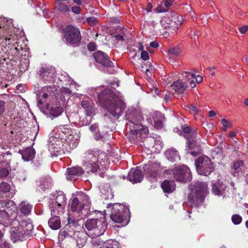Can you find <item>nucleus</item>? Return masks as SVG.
<instances>
[{
    "label": "nucleus",
    "instance_id": "obj_54",
    "mask_svg": "<svg viewBox=\"0 0 248 248\" xmlns=\"http://www.w3.org/2000/svg\"><path fill=\"white\" fill-rule=\"evenodd\" d=\"M141 58L144 60L146 61L149 59V55L146 51H142L141 53Z\"/></svg>",
    "mask_w": 248,
    "mask_h": 248
},
{
    "label": "nucleus",
    "instance_id": "obj_4",
    "mask_svg": "<svg viewBox=\"0 0 248 248\" xmlns=\"http://www.w3.org/2000/svg\"><path fill=\"white\" fill-rule=\"evenodd\" d=\"M0 206L4 210H0V221L8 225L18 217L17 208L15 202L9 199L0 200Z\"/></svg>",
    "mask_w": 248,
    "mask_h": 248
},
{
    "label": "nucleus",
    "instance_id": "obj_7",
    "mask_svg": "<svg viewBox=\"0 0 248 248\" xmlns=\"http://www.w3.org/2000/svg\"><path fill=\"white\" fill-rule=\"evenodd\" d=\"M182 17L175 13H171L168 16L163 17L160 20L161 29H159V32L165 37L168 35V31H164L177 30L182 24Z\"/></svg>",
    "mask_w": 248,
    "mask_h": 248
},
{
    "label": "nucleus",
    "instance_id": "obj_27",
    "mask_svg": "<svg viewBox=\"0 0 248 248\" xmlns=\"http://www.w3.org/2000/svg\"><path fill=\"white\" fill-rule=\"evenodd\" d=\"M49 226L53 230H58L61 226L60 217L58 216H55L51 217L48 222Z\"/></svg>",
    "mask_w": 248,
    "mask_h": 248
},
{
    "label": "nucleus",
    "instance_id": "obj_34",
    "mask_svg": "<svg viewBox=\"0 0 248 248\" xmlns=\"http://www.w3.org/2000/svg\"><path fill=\"white\" fill-rule=\"evenodd\" d=\"M100 248H121L120 244L116 241H108L104 243Z\"/></svg>",
    "mask_w": 248,
    "mask_h": 248
},
{
    "label": "nucleus",
    "instance_id": "obj_35",
    "mask_svg": "<svg viewBox=\"0 0 248 248\" xmlns=\"http://www.w3.org/2000/svg\"><path fill=\"white\" fill-rule=\"evenodd\" d=\"M62 113V108L60 106H53L50 110V114L54 117L61 115Z\"/></svg>",
    "mask_w": 248,
    "mask_h": 248
},
{
    "label": "nucleus",
    "instance_id": "obj_11",
    "mask_svg": "<svg viewBox=\"0 0 248 248\" xmlns=\"http://www.w3.org/2000/svg\"><path fill=\"white\" fill-rule=\"evenodd\" d=\"M198 173L201 175H208L213 170L211 159L207 156H201L195 160Z\"/></svg>",
    "mask_w": 248,
    "mask_h": 248
},
{
    "label": "nucleus",
    "instance_id": "obj_15",
    "mask_svg": "<svg viewBox=\"0 0 248 248\" xmlns=\"http://www.w3.org/2000/svg\"><path fill=\"white\" fill-rule=\"evenodd\" d=\"M79 219L75 218L71 214L68 215L67 218V224L65 226V230H68L70 232V234H66L65 231L63 232V236L66 237V236H70V238L74 241V239L72 238V235L73 234V232L74 231L75 228L78 225Z\"/></svg>",
    "mask_w": 248,
    "mask_h": 248
},
{
    "label": "nucleus",
    "instance_id": "obj_38",
    "mask_svg": "<svg viewBox=\"0 0 248 248\" xmlns=\"http://www.w3.org/2000/svg\"><path fill=\"white\" fill-rule=\"evenodd\" d=\"M232 220L233 224L238 225L241 223L242 217L238 214H235L232 216Z\"/></svg>",
    "mask_w": 248,
    "mask_h": 248
},
{
    "label": "nucleus",
    "instance_id": "obj_32",
    "mask_svg": "<svg viewBox=\"0 0 248 248\" xmlns=\"http://www.w3.org/2000/svg\"><path fill=\"white\" fill-rule=\"evenodd\" d=\"M183 77L186 79H187L188 80H190L189 85L191 88L195 87L196 84L194 82L195 75L194 74L191 73L189 72L185 71L183 73Z\"/></svg>",
    "mask_w": 248,
    "mask_h": 248
},
{
    "label": "nucleus",
    "instance_id": "obj_31",
    "mask_svg": "<svg viewBox=\"0 0 248 248\" xmlns=\"http://www.w3.org/2000/svg\"><path fill=\"white\" fill-rule=\"evenodd\" d=\"M20 211L24 216H28L31 213L32 205L26 202H22L20 204Z\"/></svg>",
    "mask_w": 248,
    "mask_h": 248
},
{
    "label": "nucleus",
    "instance_id": "obj_26",
    "mask_svg": "<svg viewBox=\"0 0 248 248\" xmlns=\"http://www.w3.org/2000/svg\"><path fill=\"white\" fill-rule=\"evenodd\" d=\"M22 44L23 45L20 44V42L18 41L12 44L10 48L12 56L17 55L21 51H23L26 45Z\"/></svg>",
    "mask_w": 248,
    "mask_h": 248
},
{
    "label": "nucleus",
    "instance_id": "obj_12",
    "mask_svg": "<svg viewBox=\"0 0 248 248\" xmlns=\"http://www.w3.org/2000/svg\"><path fill=\"white\" fill-rule=\"evenodd\" d=\"M170 174L173 175L176 181L179 182L185 183L192 179L190 169L185 165L176 167L171 170Z\"/></svg>",
    "mask_w": 248,
    "mask_h": 248
},
{
    "label": "nucleus",
    "instance_id": "obj_55",
    "mask_svg": "<svg viewBox=\"0 0 248 248\" xmlns=\"http://www.w3.org/2000/svg\"><path fill=\"white\" fill-rule=\"evenodd\" d=\"M17 90L19 91L20 92H25L26 90V88L24 85L19 84L16 86Z\"/></svg>",
    "mask_w": 248,
    "mask_h": 248
},
{
    "label": "nucleus",
    "instance_id": "obj_28",
    "mask_svg": "<svg viewBox=\"0 0 248 248\" xmlns=\"http://www.w3.org/2000/svg\"><path fill=\"white\" fill-rule=\"evenodd\" d=\"M165 155L168 159L171 162L180 159L178 152L174 148L167 150L165 152Z\"/></svg>",
    "mask_w": 248,
    "mask_h": 248
},
{
    "label": "nucleus",
    "instance_id": "obj_14",
    "mask_svg": "<svg viewBox=\"0 0 248 248\" xmlns=\"http://www.w3.org/2000/svg\"><path fill=\"white\" fill-rule=\"evenodd\" d=\"M17 39V35L13 32L8 27L0 28V40H4L6 43L8 41V45Z\"/></svg>",
    "mask_w": 248,
    "mask_h": 248
},
{
    "label": "nucleus",
    "instance_id": "obj_59",
    "mask_svg": "<svg viewBox=\"0 0 248 248\" xmlns=\"http://www.w3.org/2000/svg\"><path fill=\"white\" fill-rule=\"evenodd\" d=\"M189 108L191 111L193 112V113L195 114H197L198 113V109L195 106L191 105L190 106Z\"/></svg>",
    "mask_w": 248,
    "mask_h": 248
},
{
    "label": "nucleus",
    "instance_id": "obj_6",
    "mask_svg": "<svg viewBox=\"0 0 248 248\" xmlns=\"http://www.w3.org/2000/svg\"><path fill=\"white\" fill-rule=\"evenodd\" d=\"M183 135L185 138L187 140L186 142V151L193 156H196L201 153L200 142L196 140L197 131L195 128L191 129L187 125L183 127Z\"/></svg>",
    "mask_w": 248,
    "mask_h": 248
},
{
    "label": "nucleus",
    "instance_id": "obj_25",
    "mask_svg": "<svg viewBox=\"0 0 248 248\" xmlns=\"http://www.w3.org/2000/svg\"><path fill=\"white\" fill-rule=\"evenodd\" d=\"M161 187L165 193H171L175 189V184L174 181L165 180L161 184Z\"/></svg>",
    "mask_w": 248,
    "mask_h": 248
},
{
    "label": "nucleus",
    "instance_id": "obj_43",
    "mask_svg": "<svg viewBox=\"0 0 248 248\" xmlns=\"http://www.w3.org/2000/svg\"><path fill=\"white\" fill-rule=\"evenodd\" d=\"M87 22L91 26H94L97 24L98 19L94 16L89 17L86 19Z\"/></svg>",
    "mask_w": 248,
    "mask_h": 248
},
{
    "label": "nucleus",
    "instance_id": "obj_63",
    "mask_svg": "<svg viewBox=\"0 0 248 248\" xmlns=\"http://www.w3.org/2000/svg\"><path fill=\"white\" fill-rule=\"evenodd\" d=\"M158 46V43L156 41H153L150 43V46L152 47L156 48Z\"/></svg>",
    "mask_w": 248,
    "mask_h": 248
},
{
    "label": "nucleus",
    "instance_id": "obj_30",
    "mask_svg": "<svg viewBox=\"0 0 248 248\" xmlns=\"http://www.w3.org/2000/svg\"><path fill=\"white\" fill-rule=\"evenodd\" d=\"M187 87V84L182 81L178 80L173 82L171 85L172 89L180 93H183Z\"/></svg>",
    "mask_w": 248,
    "mask_h": 248
},
{
    "label": "nucleus",
    "instance_id": "obj_1",
    "mask_svg": "<svg viewBox=\"0 0 248 248\" xmlns=\"http://www.w3.org/2000/svg\"><path fill=\"white\" fill-rule=\"evenodd\" d=\"M98 100L115 119H118L125 108L122 99L109 89L99 93Z\"/></svg>",
    "mask_w": 248,
    "mask_h": 248
},
{
    "label": "nucleus",
    "instance_id": "obj_10",
    "mask_svg": "<svg viewBox=\"0 0 248 248\" xmlns=\"http://www.w3.org/2000/svg\"><path fill=\"white\" fill-rule=\"evenodd\" d=\"M64 38L69 44L75 45L81 41V34L78 28L74 26L69 25L63 29Z\"/></svg>",
    "mask_w": 248,
    "mask_h": 248
},
{
    "label": "nucleus",
    "instance_id": "obj_33",
    "mask_svg": "<svg viewBox=\"0 0 248 248\" xmlns=\"http://www.w3.org/2000/svg\"><path fill=\"white\" fill-rule=\"evenodd\" d=\"M233 169L236 172L244 171L245 166L243 161H238L233 164Z\"/></svg>",
    "mask_w": 248,
    "mask_h": 248
},
{
    "label": "nucleus",
    "instance_id": "obj_58",
    "mask_svg": "<svg viewBox=\"0 0 248 248\" xmlns=\"http://www.w3.org/2000/svg\"><path fill=\"white\" fill-rule=\"evenodd\" d=\"M248 31V26H244L239 28V31L242 34H244Z\"/></svg>",
    "mask_w": 248,
    "mask_h": 248
},
{
    "label": "nucleus",
    "instance_id": "obj_29",
    "mask_svg": "<svg viewBox=\"0 0 248 248\" xmlns=\"http://www.w3.org/2000/svg\"><path fill=\"white\" fill-rule=\"evenodd\" d=\"M81 105L85 110L87 116H90L95 114V108L93 107V104H90L88 101L83 100Z\"/></svg>",
    "mask_w": 248,
    "mask_h": 248
},
{
    "label": "nucleus",
    "instance_id": "obj_60",
    "mask_svg": "<svg viewBox=\"0 0 248 248\" xmlns=\"http://www.w3.org/2000/svg\"><path fill=\"white\" fill-rule=\"evenodd\" d=\"M61 235H62V234H61V231H60L59 233V238H58L59 242L57 243V245L54 247V248H62L61 245L60 243V237Z\"/></svg>",
    "mask_w": 248,
    "mask_h": 248
},
{
    "label": "nucleus",
    "instance_id": "obj_52",
    "mask_svg": "<svg viewBox=\"0 0 248 248\" xmlns=\"http://www.w3.org/2000/svg\"><path fill=\"white\" fill-rule=\"evenodd\" d=\"M72 7L69 2L68 3H63V12H70Z\"/></svg>",
    "mask_w": 248,
    "mask_h": 248
},
{
    "label": "nucleus",
    "instance_id": "obj_22",
    "mask_svg": "<svg viewBox=\"0 0 248 248\" xmlns=\"http://www.w3.org/2000/svg\"><path fill=\"white\" fill-rule=\"evenodd\" d=\"M128 178L130 182L137 183L141 181L143 175L140 170L132 169L128 173Z\"/></svg>",
    "mask_w": 248,
    "mask_h": 248
},
{
    "label": "nucleus",
    "instance_id": "obj_2",
    "mask_svg": "<svg viewBox=\"0 0 248 248\" xmlns=\"http://www.w3.org/2000/svg\"><path fill=\"white\" fill-rule=\"evenodd\" d=\"M82 165L85 171L88 173H96L103 168L102 163L107 160V156L105 153L101 150L93 149L85 151L82 155Z\"/></svg>",
    "mask_w": 248,
    "mask_h": 248
},
{
    "label": "nucleus",
    "instance_id": "obj_16",
    "mask_svg": "<svg viewBox=\"0 0 248 248\" xmlns=\"http://www.w3.org/2000/svg\"><path fill=\"white\" fill-rule=\"evenodd\" d=\"M20 216H18L16 220L19 223V227L22 228L21 230L23 232L24 237L26 239H28L31 236L33 233V226L32 223L28 222L27 221L22 220H20Z\"/></svg>",
    "mask_w": 248,
    "mask_h": 248
},
{
    "label": "nucleus",
    "instance_id": "obj_9",
    "mask_svg": "<svg viewBox=\"0 0 248 248\" xmlns=\"http://www.w3.org/2000/svg\"><path fill=\"white\" fill-rule=\"evenodd\" d=\"M85 227L89 231H93V234L97 237L104 233L107 227V224L104 218L101 220L91 219L87 220Z\"/></svg>",
    "mask_w": 248,
    "mask_h": 248
},
{
    "label": "nucleus",
    "instance_id": "obj_53",
    "mask_svg": "<svg viewBox=\"0 0 248 248\" xmlns=\"http://www.w3.org/2000/svg\"><path fill=\"white\" fill-rule=\"evenodd\" d=\"M5 103L4 100H0V115L2 114L5 111Z\"/></svg>",
    "mask_w": 248,
    "mask_h": 248
},
{
    "label": "nucleus",
    "instance_id": "obj_64",
    "mask_svg": "<svg viewBox=\"0 0 248 248\" xmlns=\"http://www.w3.org/2000/svg\"><path fill=\"white\" fill-rule=\"evenodd\" d=\"M195 79H196V82L197 83H199L201 82L202 80V77L201 76H195Z\"/></svg>",
    "mask_w": 248,
    "mask_h": 248
},
{
    "label": "nucleus",
    "instance_id": "obj_5",
    "mask_svg": "<svg viewBox=\"0 0 248 248\" xmlns=\"http://www.w3.org/2000/svg\"><path fill=\"white\" fill-rule=\"evenodd\" d=\"M207 184L197 182L193 186L188 196V202L191 205L198 206L202 203L208 193Z\"/></svg>",
    "mask_w": 248,
    "mask_h": 248
},
{
    "label": "nucleus",
    "instance_id": "obj_36",
    "mask_svg": "<svg viewBox=\"0 0 248 248\" xmlns=\"http://www.w3.org/2000/svg\"><path fill=\"white\" fill-rule=\"evenodd\" d=\"M78 198L79 199V202L84 203L83 206L89 203V198L84 193H81Z\"/></svg>",
    "mask_w": 248,
    "mask_h": 248
},
{
    "label": "nucleus",
    "instance_id": "obj_57",
    "mask_svg": "<svg viewBox=\"0 0 248 248\" xmlns=\"http://www.w3.org/2000/svg\"><path fill=\"white\" fill-rule=\"evenodd\" d=\"M72 92L68 87H63V94L70 95Z\"/></svg>",
    "mask_w": 248,
    "mask_h": 248
},
{
    "label": "nucleus",
    "instance_id": "obj_46",
    "mask_svg": "<svg viewBox=\"0 0 248 248\" xmlns=\"http://www.w3.org/2000/svg\"><path fill=\"white\" fill-rule=\"evenodd\" d=\"M163 4L165 8H167V11L173 5L172 0H163Z\"/></svg>",
    "mask_w": 248,
    "mask_h": 248
},
{
    "label": "nucleus",
    "instance_id": "obj_3",
    "mask_svg": "<svg viewBox=\"0 0 248 248\" xmlns=\"http://www.w3.org/2000/svg\"><path fill=\"white\" fill-rule=\"evenodd\" d=\"M126 119L129 122L127 125L130 129L129 132V137L132 135L131 138L134 139L138 134H145L148 131L147 128H143L140 124L143 119L142 115L135 109L128 110L125 115Z\"/></svg>",
    "mask_w": 248,
    "mask_h": 248
},
{
    "label": "nucleus",
    "instance_id": "obj_20",
    "mask_svg": "<svg viewBox=\"0 0 248 248\" xmlns=\"http://www.w3.org/2000/svg\"><path fill=\"white\" fill-rule=\"evenodd\" d=\"M22 228H20L19 226L16 227H12L11 228L10 232L11 235V239L13 242H16L17 241H23L26 240L23 232L21 230Z\"/></svg>",
    "mask_w": 248,
    "mask_h": 248
},
{
    "label": "nucleus",
    "instance_id": "obj_51",
    "mask_svg": "<svg viewBox=\"0 0 248 248\" xmlns=\"http://www.w3.org/2000/svg\"><path fill=\"white\" fill-rule=\"evenodd\" d=\"M0 248H10V244L6 241L1 240Z\"/></svg>",
    "mask_w": 248,
    "mask_h": 248
},
{
    "label": "nucleus",
    "instance_id": "obj_41",
    "mask_svg": "<svg viewBox=\"0 0 248 248\" xmlns=\"http://www.w3.org/2000/svg\"><path fill=\"white\" fill-rule=\"evenodd\" d=\"M155 11L156 13H161L167 12V8H165L162 1L160 4L158 5L155 9Z\"/></svg>",
    "mask_w": 248,
    "mask_h": 248
},
{
    "label": "nucleus",
    "instance_id": "obj_47",
    "mask_svg": "<svg viewBox=\"0 0 248 248\" xmlns=\"http://www.w3.org/2000/svg\"><path fill=\"white\" fill-rule=\"evenodd\" d=\"M154 125L155 128L160 129L162 127L163 123L161 120L155 119L154 120Z\"/></svg>",
    "mask_w": 248,
    "mask_h": 248
},
{
    "label": "nucleus",
    "instance_id": "obj_61",
    "mask_svg": "<svg viewBox=\"0 0 248 248\" xmlns=\"http://www.w3.org/2000/svg\"><path fill=\"white\" fill-rule=\"evenodd\" d=\"M97 128L98 126L96 124H93L90 126V129L93 132H95L96 131Z\"/></svg>",
    "mask_w": 248,
    "mask_h": 248
},
{
    "label": "nucleus",
    "instance_id": "obj_8",
    "mask_svg": "<svg viewBox=\"0 0 248 248\" xmlns=\"http://www.w3.org/2000/svg\"><path fill=\"white\" fill-rule=\"evenodd\" d=\"M108 211L110 212L111 219L115 223H120L126 219L129 209L123 205L118 203L108 204Z\"/></svg>",
    "mask_w": 248,
    "mask_h": 248
},
{
    "label": "nucleus",
    "instance_id": "obj_13",
    "mask_svg": "<svg viewBox=\"0 0 248 248\" xmlns=\"http://www.w3.org/2000/svg\"><path fill=\"white\" fill-rule=\"evenodd\" d=\"M38 73L45 83H52L54 81L55 70L51 68L42 67Z\"/></svg>",
    "mask_w": 248,
    "mask_h": 248
},
{
    "label": "nucleus",
    "instance_id": "obj_19",
    "mask_svg": "<svg viewBox=\"0 0 248 248\" xmlns=\"http://www.w3.org/2000/svg\"><path fill=\"white\" fill-rule=\"evenodd\" d=\"M93 57L96 62L105 66H111L113 62H111L108 56L104 52L98 51L93 54Z\"/></svg>",
    "mask_w": 248,
    "mask_h": 248
},
{
    "label": "nucleus",
    "instance_id": "obj_18",
    "mask_svg": "<svg viewBox=\"0 0 248 248\" xmlns=\"http://www.w3.org/2000/svg\"><path fill=\"white\" fill-rule=\"evenodd\" d=\"M147 173L149 180L152 182L156 181L157 176L161 170L159 164L158 163L152 164L147 168Z\"/></svg>",
    "mask_w": 248,
    "mask_h": 248
},
{
    "label": "nucleus",
    "instance_id": "obj_45",
    "mask_svg": "<svg viewBox=\"0 0 248 248\" xmlns=\"http://www.w3.org/2000/svg\"><path fill=\"white\" fill-rule=\"evenodd\" d=\"M52 23L59 29L60 31L62 30V24L57 17H53L52 18Z\"/></svg>",
    "mask_w": 248,
    "mask_h": 248
},
{
    "label": "nucleus",
    "instance_id": "obj_24",
    "mask_svg": "<svg viewBox=\"0 0 248 248\" xmlns=\"http://www.w3.org/2000/svg\"><path fill=\"white\" fill-rule=\"evenodd\" d=\"M83 204L79 202V199L78 197L74 198L69 203L70 210L73 212L76 211L80 212L83 208Z\"/></svg>",
    "mask_w": 248,
    "mask_h": 248
},
{
    "label": "nucleus",
    "instance_id": "obj_39",
    "mask_svg": "<svg viewBox=\"0 0 248 248\" xmlns=\"http://www.w3.org/2000/svg\"><path fill=\"white\" fill-rule=\"evenodd\" d=\"M168 53L170 54H171V55H172L174 56H177L181 53V49L179 47H178L177 46L171 47L168 50Z\"/></svg>",
    "mask_w": 248,
    "mask_h": 248
},
{
    "label": "nucleus",
    "instance_id": "obj_21",
    "mask_svg": "<svg viewBox=\"0 0 248 248\" xmlns=\"http://www.w3.org/2000/svg\"><path fill=\"white\" fill-rule=\"evenodd\" d=\"M83 173V170L80 167H73L67 169V172L65 173L67 180L74 181L76 179V176L81 175Z\"/></svg>",
    "mask_w": 248,
    "mask_h": 248
},
{
    "label": "nucleus",
    "instance_id": "obj_23",
    "mask_svg": "<svg viewBox=\"0 0 248 248\" xmlns=\"http://www.w3.org/2000/svg\"><path fill=\"white\" fill-rule=\"evenodd\" d=\"M19 153L22 155V159L25 161H30L34 158L35 151L34 149L29 147L23 150H20Z\"/></svg>",
    "mask_w": 248,
    "mask_h": 248
},
{
    "label": "nucleus",
    "instance_id": "obj_62",
    "mask_svg": "<svg viewBox=\"0 0 248 248\" xmlns=\"http://www.w3.org/2000/svg\"><path fill=\"white\" fill-rule=\"evenodd\" d=\"M115 38V39L117 41H123L124 40V36L123 35L118 34V35H115L113 36Z\"/></svg>",
    "mask_w": 248,
    "mask_h": 248
},
{
    "label": "nucleus",
    "instance_id": "obj_37",
    "mask_svg": "<svg viewBox=\"0 0 248 248\" xmlns=\"http://www.w3.org/2000/svg\"><path fill=\"white\" fill-rule=\"evenodd\" d=\"M10 189V186L7 183L2 182L0 184V190L4 193L9 191Z\"/></svg>",
    "mask_w": 248,
    "mask_h": 248
},
{
    "label": "nucleus",
    "instance_id": "obj_44",
    "mask_svg": "<svg viewBox=\"0 0 248 248\" xmlns=\"http://www.w3.org/2000/svg\"><path fill=\"white\" fill-rule=\"evenodd\" d=\"M9 174V171L7 169L0 167V178L6 177Z\"/></svg>",
    "mask_w": 248,
    "mask_h": 248
},
{
    "label": "nucleus",
    "instance_id": "obj_50",
    "mask_svg": "<svg viewBox=\"0 0 248 248\" xmlns=\"http://www.w3.org/2000/svg\"><path fill=\"white\" fill-rule=\"evenodd\" d=\"M71 11L75 14L78 15L81 13V9L79 6H73L71 7Z\"/></svg>",
    "mask_w": 248,
    "mask_h": 248
},
{
    "label": "nucleus",
    "instance_id": "obj_48",
    "mask_svg": "<svg viewBox=\"0 0 248 248\" xmlns=\"http://www.w3.org/2000/svg\"><path fill=\"white\" fill-rule=\"evenodd\" d=\"M219 187L216 184L212 185V192L215 195L218 196L221 195V193L219 192Z\"/></svg>",
    "mask_w": 248,
    "mask_h": 248
},
{
    "label": "nucleus",
    "instance_id": "obj_56",
    "mask_svg": "<svg viewBox=\"0 0 248 248\" xmlns=\"http://www.w3.org/2000/svg\"><path fill=\"white\" fill-rule=\"evenodd\" d=\"M88 48L90 51H94L96 48V45L94 43H90L88 45Z\"/></svg>",
    "mask_w": 248,
    "mask_h": 248
},
{
    "label": "nucleus",
    "instance_id": "obj_42",
    "mask_svg": "<svg viewBox=\"0 0 248 248\" xmlns=\"http://www.w3.org/2000/svg\"><path fill=\"white\" fill-rule=\"evenodd\" d=\"M64 77L66 79V80H65V81L66 82L65 85L66 86H69L71 89H73V87H76V85L73 83V80L70 77H69L68 75L66 77L64 76Z\"/></svg>",
    "mask_w": 248,
    "mask_h": 248
},
{
    "label": "nucleus",
    "instance_id": "obj_17",
    "mask_svg": "<svg viewBox=\"0 0 248 248\" xmlns=\"http://www.w3.org/2000/svg\"><path fill=\"white\" fill-rule=\"evenodd\" d=\"M68 131H63V133L66 135V134H69L67 136H65V146L67 148V145L68 146L69 149H74L78 145V140L77 138H76L78 137L77 135H73V132H72L71 130L69 131L67 130Z\"/></svg>",
    "mask_w": 248,
    "mask_h": 248
},
{
    "label": "nucleus",
    "instance_id": "obj_49",
    "mask_svg": "<svg viewBox=\"0 0 248 248\" xmlns=\"http://www.w3.org/2000/svg\"><path fill=\"white\" fill-rule=\"evenodd\" d=\"M216 184L219 187V192L221 193V195H222L224 193V191L226 189V184L220 183V182H218V183H217Z\"/></svg>",
    "mask_w": 248,
    "mask_h": 248
},
{
    "label": "nucleus",
    "instance_id": "obj_40",
    "mask_svg": "<svg viewBox=\"0 0 248 248\" xmlns=\"http://www.w3.org/2000/svg\"><path fill=\"white\" fill-rule=\"evenodd\" d=\"M221 124L223 125L222 129L225 131L227 130V128L231 127L232 125V123L225 119L221 120Z\"/></svg>",
    "mask_w": 248,
    "mask_h": 248
}]
</instances>
